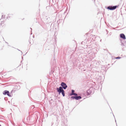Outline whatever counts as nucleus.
<instances>
[{"instance_id": "nucleus-4", "label": "nucleus", "mask_w": 126, "mask_h": 126, "mask_svg": "<svg viewBox=\"0 0 126 126\" xmlns=\"http://www.w3.org/2000/svg\"><path fill=\"white\" fill-rule=\"evenodd\" d=\"M61 85L64 89H66L67 87L66 84L64 82L62 83Z\"/></svg>"}, {"instance_id": "nucleus-9", "label": "nucleus", "mask_w": 126, "mask_h": 126, "mask_svg": "<svg viewBox=\"0 0 126 126\" xmlns=\"http://www.w3.org/2000/svg\"><path fill=\"white\" fill-rule=\"evenodd\" d=\"M120 58H121L119 57H117L116 58V59H119Z\"/></svg>"}, {"instance_id": "nucleus-5", "label": "nucleus", "mask_w": 126, "mask_h": 126, "mask_svg": "<svg viewBox=\"0 0 126 126\" xmlns=\"http://www.w3.org/2000/svg\"><path fill=\"white\" fill-rule=\"evenodd\" d=\"M120 37L124 39H126L125 35L123 34L122 33L121 34H120Z\"/></svg>"}, {"instance_id": "nucleus-7", "label": "nucleus", "mask_w": 126, "mask_h": 126, "mask_svg": "<svg viewBox=\"0 0 126 126\" xmlns=\"http://www.w3.org/2000/svg\"><path fill=\"white\" fill-rule=\"evenodd\" d=\"M72 92L71 94L70 95H73L74 94H74L75 93H74V90H72Z\"/></svg>"}, {"instance_id": "nucleus-11", "label": "nucleus", "mask_w": 126, "mask_h": 126, "mask_svg": "<svg viewBox=\"0 0 126 126\" xmlns=\"http://www.w3.org/2000/svg\"><path fill=\"white\" fill-rule=\"evenodd\" d=\"M89 91V90H88L87 91V92H88Z\"/></svg>"}, {"instance_id": "nucleus-1", "label": "nucleus", "mask_w": 126, "mask_h": 126, "mask_svg": "<svg viewBox=\"0 0 126 126\" xmlns=\"http://www.w3.org/2000/svg\"><path fill=\"white\" fill-rule=\"evenodd\" d=\"M57 91L59 92V94H60L61 92L63 96H64L65 95L64 92V90L61 87H60L59 88H57Z\"/></svg>"}, {"instance_id": "nucleus-2", "label": "nucleus", "mask_w": 126, "mask_h": 126, "mask_svg": "<svg viewBox=\"0 0 126 126\" xmlns=\"http://www.w3.org/2000/svg\"><path fill=\"white\" fill-rule=\"evenodd\" d=\"M118 6H109L108 7L107 9L110 10H113L116 9L117 7H118Z\"/></svg>"}, {"instance_id": "nucleus-3", "label": "nucleus", "mask_w": 126, "mask_h": 126, "mask_svg": "<svg viewBox=\"0 0 126 126\" xmlns=\"http://www.w3.org/2000/svg\"><path fill=\"white\" fill-rule=\"evenodd\" d=\"M3 94L4 95H6L7 94L8 96H11V95L9 94V92L7 90H5L3 92Z\"/></svg>"}, {"instance_id": "nucleus-10", "label": "nucleus", "mask_w": 126, "mask_h": 126, "mask_svg": "<svg viewBox=\"0 0 126 126\" xmlns=\"http://www.w3.org/2000/svg\"><path fill=\"white\" fill-rule=\"evenodd\" d=\"M74 95H78V94H76V93H75L74 94H73Z\"/></svg>"}, {"instance_id": "nucleus-6", "label": "nucleus", "mask_w": 126, "mask_h": 126, "mask_svg": "<svg viewBox=\"0 0 126 126\" xmlns=\"http://www.w3.org/2000/svg\"><path fill=\"white\" fill-rule=\"evenodd\" d=\"M81 97L80 96H75V99L76 100H78L79 99H81Z\"/></svg>"}, {"instance_id": "nucleus-8", "label": "nucleus", "mask_w": 126, "mask_h": 126, "mask_svg": "<svg viewBox=\"0 0 126 126\" xmlns=\"http://www.w3.org/2000/svg\"><path fill=\"white\" fill-rule=\"evenodd\" d=\"M71 98L72 99H75V96H72L71 97Z\"/></svg>"}]
</instances>
